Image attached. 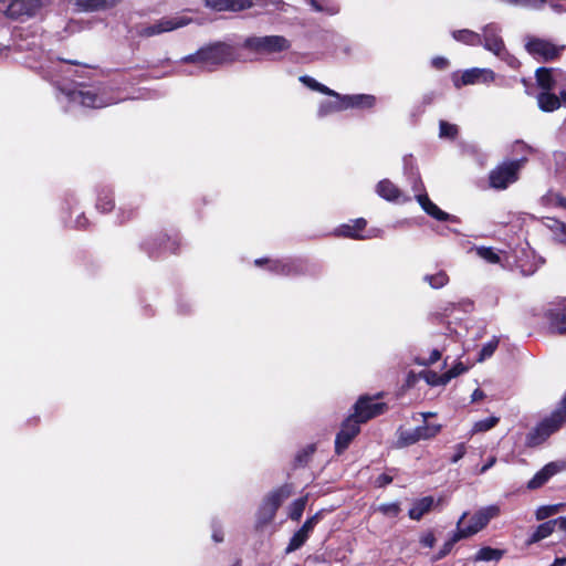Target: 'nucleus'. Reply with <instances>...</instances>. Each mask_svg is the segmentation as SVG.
<instances>
[{"instance_id":"obj_20","label":"nucleus","mask_w":566,"mask_h":566,"mask_svg":"<svg viewBox=\"0 0 566 566\" xmlns=\"http://www.w3.org/2000/svg\"><path fill=\"white\" fill-rule=\"evenodd\" d=\"M555 74H562L560 70L539 67L535 72V77L538 86L545 92H549L555 87Z\"/></svg>"},{"instance_id":"obj_57","label":"nucleus","mask_w":566,"mask_h":566,"mask_svg":"<svg viewBox=\"0 0 566 566\" xmlns=\"http://www.w3.org/2000/svg\"><path fill=\"white\" fill-rule=\"evenodd\" d=\"M496 459L494 457L490 458V460L486 462V464H484L481 470H480V473H484L486 472L491 467L494 465Z\"/></svg>"},{"instance_id":"obj_55","label":"nucleus","mask_w":566,"mask_h":566,"mask_svg":"<svg viewBox=\"0 0 566 566\" xmlns=\"http://www.w3.org/2000/svg\"><path fill=\"white\" fill-rule=\"evenodd\" d=\"M485 397L484 392L480 389H475L471 396L472 401L482 400Z\"/></svg>"},{"instance_id":"obj_21","label":"nucleus","mask_w":566,"mask_h":566,"mask_svg":"<svg viewBox=\"0 0 566 566\" xmlns=\"http://www.w3.org/2000/svg\"><path fill=\"white\" fill-rule=\"evenodd\" d=\"M377 192L380 197L388 201H406L408 200L401 193V191L390 180H381L377 185Z\"/></svg>"},{"instance_id":"obj_60","label":"nucleus","mask_w":566,"mask_h":566,"mask_svg":"<svg viewBox=\"0 0 566 566\" xmlns=\"http://www.w3.org/2000/svg\"><path fill=\"white\" fill-rule=\"evenodd\" d=\"M559 99H560V103L566 104V88L560 91Z\"/></svg>"},{"instance_id":"obj_53","label":"nucleus","mask_w":566,"mask_h":566,"mask_svg":"<svg viewBox=\"0 0 566 566\" xmlns=\"http://www.w3.org/2000/svg\"><path fill=\"white\" fill-rule=\"evenodd\" d=\"M441 357V353L438 349H433L428 358V360L424 364H433L438 361Z\"/></svg>"},{"instance_id":"obj_28","label":"nucleus","mask_w":566,"mask_h":566,"mask_svg":"<svg viewBox=\"0 0 566 566\" xmlns=\"http://www.w3.org/2000/svg\"><path fill=\"white\" fill-rule=\"evenodd\" d=\"M453 35V39L459 41V42H463L465 44H469V45H480L482 43V36L481 34L474 32V31H471V30H459V31H454L452 33Z\"/></svg>"},{"instance_id":"obj_45","label":"nucleus","mask_w":566,"mask_h":566,"mask_svg":"<svg viewBox=\"0 0 566 566\" xmlns=\"http://www.w3.org/2000/svg\"><path fill=\"white\" fill-rule=\"evenodd\" d=\"M547 199L549 200L551 203H553L557 207H560L563 209H566V197H563L559 193L552 192L547 196Z\"/></svg>"},{"instance_id":"obj_44","label":"nucleus","mask_w":566,"mask_h":566,"mask_svg":"<svg viewBox=\"0 0 566 566\" xmlns=\"http://www.w3.org/2000/svg\"><path fill=\"white\" fill-rule=\"evenodd\" d=\"M307 2L317 12L326 11L329 14H334V13H336L338 11V9L335 8V7H328L326 0H322V2H319L318 0H307Z\"/></svg>"},{"instance_id":"obj_5","label":"nucleus","mask_w":566,"mask_h":566,"mask_svg":"<svg viewBox=\"0 0 566 566\" xmlns=\"http://www.w3.org/2000/svg\"><path fill=\"white\" fill-rule=\"evenodd\" d=\"M500 514V507L497 505H490L482 507L473 514L468 526H463L464 518L468 513L464 512L457 524V531L463 538L470 537L481 530H483L488 523Z\"/></svg>"},{"instance_id":"obj_23","label":"nucleus","mask_w":566,"mask_h":566,"mask_svg":"<svg viewBox=\"0 0 566 566\" xmlns=\"http://www.w3.org/2000/svg\"><path fill=\"white\" fill-rule=\"evenodd\" d=\"M434 500L432 496H424L418 501H416L412 507L409 510L408 514L411 520L419 521L426 513H428Z\"/></svg>"},{"instance_id":"obj_37","label":"nucleus","mask_w":566,"mask_h":566,"mask_svg":"<svg viewBox=\"0 0 566 566\" xmlns=\"http://www.w3.org/2000/svg\"><path fill=\"white\" fill-rule=\"evenodd\" d=\"M74 6L78 12L101 11L98 0H75Z\"/></svg>"},{"instance_id":"obj_3","label":"nucleus","mask_w":566,"mask_h":566,"mask_svg":"<svg viewBox=\"0 0 566 566\" xmlns=\"http://www.w3.org/2000/svg\"><path fill=\"white\" fill-rule=\"evenodd\" d=\"M524 46L530 55L543 62L557 60L566 49L564 44H557L548 39L533 35L525 38Z\"/></svg>"},{"instance_id":"obj_32","label":"nucleus","mask_w":566,"mask_h":566,"mask_svg":"<svg viewBox=\"0 0 566 566\" xmlns=\"http://www.w3.org/2000/svg\"><path fill=\"white\" fill-rule=\"evenodd\" d=\"M467 370V367L462 363L455 364L452 368H450L447 373L440 375L437 381H432L433 386L446 385L452 378L463 374Z\"/></svg>"},{"instance_id":"obj_27","label":"nucleus","mask_w":566,"mask_h":566,"mask_svg":"<svg viewBox=\"0 0 566 566\" xmlns=\"http://www.w3.org/2000/svg\"><path fill=\"white\" fill-rule=\"evenodd\" d=\"M555 527H557L556 518L538 525L528 542L533 544L548 537L554 532Z\"/></svg>"},{"instance_id":"obj_50","label":"nucleus","mask_w":566,"mask_h":566,"mask_svg":"<svg viewBox=\"0 0 566 566\" xmlns=\"http://www.w3.org/2000/svg\"><path fill=\"white\" fill-rule=\"evenodd\" d=\"M102 10H108L117 6L122 0H98Z\"/></svg>"},{"instance_id":"obj_54","label":"nucleus","mask_w":566,"mask_h":566,"mask_svg":"<svg viewBox=\"0 0 566 566\" xmlns=\"http://www.w3.org/2000/svg\"><path fill=\"white\" fill-rule=\"evenodd\" d=\"M97 208L103 210V211H109L113 208V202L112 201H107V202L103 203V201L101 199L98 201V203H97Z\"/></svg>"},{"instance_id":"obj_19","label":"nucleus","mask_w":566,"mask_h":566,"mask_svg":"<svg viewBox=\"0 0 566 566\" xmlns=\"http://www.w3.org/2000/svg\"><path fill=\"white\" fill-rule=\"evenodd\" d=\"M69 97L72 102L78 103L86 107L97 108L104 107L108 104L92 91H73L69 94Z\"/></svg>"},{"instance_id":"obj_39","label":"nucleus","mask_w":566,"mask_h":566,"mask_svg":"<svg viewBox=\"0 0 566 566\" xmlns=\"http://www.w3.org/2000/svg\"><path fill=\"white\" fill-rule=\"evenodd\" d=\"M476 254L489 263L495 264L500 262V256L492 248L479 247L475 249Z\"/></svg>"},{"instance_id":"obj_42","label":"nucleus","mask_w":566,"mask_h":566,"mask_svg":"<svg viewBox=\"0 0 566 566\" xmlns=\"http://www.w3.org/2000/svg\"><path fill=\"white\" fill-rule=\"evenodd\" d=\"M562 507V504H555V505H544L536 510V518L538 521L548 518L549 516L556 514L559 512V509Z\"/></svg>"},{"instance_id":"obj_33","label":"nucleus","mask_w":566,"mask_h":566,"mask_svg":"<svg viewBox=\"0 0 566 566\" xmlns=\"http://www.w3.org/2000/svg\"><path fill=\"white\" fill-rule=\"evenodd\" d=\"M499 421H500L499 417H495V416L476 421L472 427L471 433L475 434L479 432H485V431L492 429L493 427H495L499 423Z\"/></svg>"},{"instance_id":"obj_25","label":"nucleus","mask_w":566,"mask_h":566,"mask_svg":"<svg viewBox=\"0 0 566 566\" xmlns=\"http://www.w3.org/2000/svg\"><path fill=\"white\" fill-rule=\"evenodd\" d=\"M504 554L505 551L503 549L485 546L478 551L473 559L474 562H497L504 556Z\"/></svg>"},{"instance_id":"obj_64","label":"nucleus","mask_w":566,"mask_h":566,"mask_svg":"<svg viewBox=\"0 0 566 566\" xmlns=\"http://www.w3.org/2000/svg\"><path fill=\"white\" fill-rule=\"evenodd\" d=\"M423 418L427 419V417L432 416V413H422Z\"/></svg>"},{"instance_id":"obj_59","label":"nucleus","mask_w":566,"mask_h":566,"mask_svg":"<svg viewBox=\"0 0 566 566\" xmlns=\"http://www.w3.org/2000/svg\"><path fill=\"white\" fill-rule=\"evenodd\" d=\"M515 147H518L521 150H531L530 146L520 140L515 143Z\"/></svg>"},{"instance_id":"obj_14","label":"nucleus","mask_w":566,"mask_h":566,"mask_svg":"<svg viewBox=\"0 0 566 566\" xmlns=\"http://www.w3.org/2000/svg\"><path fill=\"white\" fill-rule=\"evenodd\" d=\"M566 470L565 461H554L544 465L528 482L527 489L536 490L543 486L552 476Z\"/></svg>"},{"instance_id":"obj_1","label":"nucleus","mask_w":566,"mask_h":566,"mask_svg":"<svg viewBox=\"0 0 566 566\" xmlns=\"http://www.w3.org/2000/svg\"><path fill=\"white\" fill-rule=\"evenodd\" d=\"M235 60L232 46L224 43L202 48L197 53L182 59L184 62L195 63L201 71H212L217 66Z\"/></svg>"},{"instance_id":"obj_7","label":"nucleus","mask_w":566,"mask_h":566,"mask_svg":"<svg viewBox=\"0 0 566 566\" xmlns=\"http://www.w3.org/2000/svg\"><path fill=\"white\" fill-rule=\"evenodd\" d=\"M291 495L287 486L281 488L269 494L261 504L258 513V526H264L272 522L281 503Z\"/></svg>"},{"instance_id":"obj_46","label":"nucleus","mask_w":566,"mask_h":566,"mask_svg":"<svg viewBox=\"0 0 566 566\" xmlns=\"http://www.w3.org/2000/svg\"><path fill=\"white\" fill-rule=\"evenodd\" d=\"M337 104H338V99L336 102L323 103L318 108V115L321 117H323L332 112H338L339 109H334V106Z\"/></svg>"},{"instance_id":"obj_51","label":"nucleus","mask_w":566,"mask_h":566,"mask_svg":"<svg viewBox=\"0 0 566 566\" xmlns=\"http://www.w3.org/2000/svg\"><path fill=\"white\" fill-rule=\"evenodd\" d=\"M391 481H392V478L390 475L380 474L376 480V484H377V486L382 488V486H386L387 484L391 483Z\"/></svg>"},{"instance_id":"obj_16","label":"nucleus","mask_w":566,"mask_h":566,"mask_svg":"<svg viewBox=\"0 0 566 566\" xmlns=\"http://www.w3.org/2000/svg\"><path fill=\"white\" fill-rule=\"evenodd\" d=\"M321 520V513H316L313 516L308 517L302 527L292 536L290 543L286 547V553H292L298 548H301L304 543L310 537V534L313 532L314 527Z\"/></svg>"},{"instance_id":"obj_4","label":"nucleus","mask_w":566,"mask_h":566,"mask_svg":"<svg viewBox=\"0 0 566 566\" xmlns=\"http://www.w3.org/2000/svg\"><path fill=\"white\" fill-rule=\"evenodd\" d=\"M565 421L566 411L559 409L555 410L527 434L526 444L528 447H535L543 443L552 433L557 431Z\"/></svg>"},{"instance_id":"obj_49","label":"nucleus","mask_w":566,"mask_h":566,"mask_svg":"<svg viewBox=\"0 0 566 566\" xmlns=\"http://www.w3.org/2000/svg\"><path fill=\"white\" fill-rule=\"evenodd\" d=\"M273 271L283 273V274H290L291 270L287 264H283L281 262H273L272 268Z\"/></svg>"},{"instance_id":"obj_30","label":"nucleus","mask_w":566,"mask_h":566,"mask_svg":"<svg viewBox=\"0 0 566 566\" xmlns=\"http://www.w3.org/2000/svg\"><path fill=\"white\" fill-rule=\"evenodd\" d=\"M300 81L305 85L307 86L308 88L313 90V91H317L319 93H323V94H326V95H329V96H333V97H339V94L331 88H328L327 86H325L324 84H321L319 82H317L315 78L308 76V75H303L300 77Z\"/></svg>"},{"instance_id":"obj_35","label":"nucleus","mask_w":566,"mask_h":566,"mask_svg":"<svg viewBox=\"0 0 566 566\" xmlns=\"http://www.w3.org/2000/svg\"><path fill=\"white\" fill-rule=\"evenodd\" d=\"M424 281L428 282L431 287L440 289L448 284L449 276L447 275L446 272L440 271L432 275H426Z\"/></svg>"},{"instance_id":"obj_56","label":"nucleus","mask_w":566,"mask_h":566,"mask_svg":"<svg viewBox=\"0 0 566 566\" xmlns=\"http://www.w3.org/2000/svg\"><path fill=\"white\" fill-rule=\"evenodd\" d=\"M557 527L566 534V517L556 518Z\"/></svg>"},{"instance_id":"obj_61","label":"nucleus","mask_w":566,"mask_h":566,"mask_svg":"<svg viewBox=\"0 0 566 566\" xmlns=\"http://www.w3.org/2000/svg\"><path fill=\"white\" fill-rule=\"evenodd\" d=\"M439 377H440L439 375L433 374L432 378H427V380L429 384L433 385L432 381H437L439 379Z\"/></svg>"},{"instance_id":"obj_62","label":"nucleus","mask_w":566,"mask_h":566,"mask_svg":"<svg viewBox=\"0 0 566 566\" xmlns=\"http://www.w3.org/2000/svg\"><path fill=\"white\" fill-rule=\"evenodd\" d=\"M213 539H214L216 542H221V541H222V537H221V536H219V535H218V533H216V532H214V533H213Z\"/></svg>"},{"instance_id":"obj_2","label":"nucleus","mask_w":566,"mask_h":566,"mask_svg":"<svg viewBox=\"0 0 566 566\" xmlns=\"http://www.w3.org/2000/svg\"><path fill=\"white\" fill-rule=\"evenodd\" d=\"M526 158L507 160L499 164L489 174L490 187L496 190H504L518 180L520 170L526 163Z\"/></svg>"},{"instance_id":"obj_31","label":"nucleus","mask_w":566,"mask_h":566,"mask_svg":"<svg viewBox=\"0 0 566 566\" xmlns=\"http://www.w3.org/2000/svg\"><path fill=\"white\" fill-rule=\"evenodd\" d=\"M366 227V220L365 219H357L354 224H345L340 228V232L345 237H349L353 239H363L361 235H359V232Z\"/></svg>"},{"instance_id":"obj_40","label":"nucleus","mask_w":566,"mask_h":566,"mask_svg":"<svg viewBox=\"0 0 566 566\" xmlns=\"http://www.w3.org/2000/svg\"><path fill=\"white\" fill-rule=\"evenodd\" d=\"M499 338L497 337H493L491 340H489L481 349L480 354H479V358H478V361H483L485 360L486 358H490L495 349L497 348L499 346Z\"/></svg>"},{"instance_id":"obj_29","label":"nucleus","mask_w":566,"mask_h":566,"mask_svg":"<svg viewBox=\"0 0 566 566\" xmlns=\"http://www.w3.org/2000/svg\"><path fill=\"white\" fill-rule=\"evenodd\" d=\"M420 436L418 434L417 428L412 430H398V439H397V447L403 448L411 444L417 443L420 441Z\"/></svg>"},{"instance_id":"obj_12","label":"nucleus","mask_w":566,"mask_h":566,"mask_svg":"<svg viewBox=\"0 0 566 566\" xmlns=\"http://www.w3.org/2000/svg\"><path fill=\"white\" fill-rule=\"evenodd\" d=\"M41 6V0H13L7 7L4 13L11 19L29 18L35 14Z\"/></svg>"},{"instance_id":"obj_13","label":"nucleus","mask_w":566,"mask_h":566,"mask_svg":"<svg viewBox=\"0 0 566 566\" xmlns=\"http://www.w3.org/2000/svg\"><path fill=\"white\" fill-rule=\"evenodd\" d=\"M359 421L353 416H349L342 424L340 431L336 436L335 450L337 453H342L349 446L350 441L359 432Z\"/></svg>"},{"instance_id":"obj_41","label":"nucleus","mask_w":566,"mask_h":566,"mask_svg":"<svg viewBox=\"0 0 566 566\" xmlns=\"http://www.w3.org/2000/svg\"><path fill=\"white\" fill-rule=\"evenodd\" d=\"M376 511L380 512L385 516L397 517L400 513V505L397 502L380 504Z\"/></svg>"},{"instance_id":"obj_47","label":"nucleus","mask_w":566,"mask_h":566,"mask_svg":"<svg viewBox=\"0 0 566 566\" xmlns=\"http://www.w3.org/2000/svg\"><path fill=\"white\" fill-rule=\"evenodd\" d=\"M420 543L426 547H433L436 544V537L432 532H427L420 536Z\"/></svg>"},{"instance_id":"obj_38","label":"nucleus","mask_w":566,"mask_h":566,"mask_svg":"<svg viewBox=\"0 0 566 566\" xmlns=\"http://www.w3.org/2000/svg\"><path fill=\"white\" fill-rule=\"evenodd\" d=\"M462 538L463 537L461 536V534L458 531H455L452 537L443 544V546L441 547V549L433 559L439 560L446 557L451 552L453 545Z\"/></svg>"},{"instance_id":"obj_11","label":"nucleus","mask_w":566,"mask_h":566,"mask_svg":"<svg viewBox=\"0 0 566 566\" xmlns=\"http://www.w3.org/2000/svg\"><path fill=\"white\" fill-rule=\"evenodd\" d=\"M386 410L384 402L374 401L371 398L363 397L355 405V412L352 415L360 423L381 415Z\"/></svg>"},{"instance_id":"obj_22","label":"nucleus","mask_w":566,"mask_h":566,"mask_svg":"<svg viewBox=\"0 0 566 566\" xmlns=\"http://www.w3.org/2000/svg\"><path fill=\"white\" fill-rule=\"evenodd\" d=\"M417 201L421 206V208L431 217L437 220L444 221L448 220L449 214L442 211L437 205H434L427 195H417Z\"/></svg>"},{"instance_id":"obj_52","label":"nucleus","mask_w":566,"mask_h":566,"mask_svg":"<svg viewBox=\"0 0 566 566\" xmlns=\"http://www.w3.org/2000/svg\"><path fill=\"white\" fill-rule=\"evenodd\" d=\"M432 65H433L436 69L442 70V69L447 67V65H448V60H447V59H444V57H441V56L434 57V59L432 60Z\"/></svg>"},{"instance_id":"obj_10","label":"nucleus","mask_w":566,"mask_h":566,"mask_svg":"<svg viewBox=\"0 0 566 566\" xmlns=\"http://www.w3.org/2000/svg\"><path fill=\"white\" fill-rule=\"evenodd\" d=\"M500 28L496 24H488L483 29V34L481 35L483 39V45L484 48L495 54L496 56L501 59L509 57V54L506 52L504 42L502 38L500 36Z\"/></svg>"},{"instance_id":"obj_26","label":"nucleus","mask_w":566,"mask_h":566,"mask_svg":"<svg viewBox=\"0 0 566 566\" xmlns=\"http://www.w3.org/2000/svg\"><path fill=\"white\" fill-rule=\"evenodd\" d=\"M545 226L553 233L555 240L566 243V223L554 218H546Z\"/></svg>"},{"instance_id":"obj_18","label":"nucleus","mask_w":566,"mask_h":566,"mask_svg":"<svg viewBox=\"0 0 566 566\" xmlns=\"http://www.w3.org/2000/svg\"><path fill=\"white\" fill-rule=\"evenodd\" d=\"M205 3L218 11H240L254 4L253 0H205Z\"/></svg>"},{"instance_id":"obj_24","label":"nucleus","mask_w":566,"mask_h":566,"mask_svg":"<svg viewBox=\"0 0 566 566\" xmlns=\"http://www.w3.org/2000/svg\"><path fill=\"white\" fill-rule=\"evenodd\" d=\"M538 107L544 112H554L562 105L559 96L549 92H543L537 96Z\"/></svg>"},{"instance_id":"obj_36","label":"nucleus","mask_w":566,"mask_h":566,"mask_svg":"<svg viewBox=\"0 0 566 566\" xmlns=\"http://www.w3.org/2000/svg\"><path fill=\"white\" fill-rule=\"evenodd\" d=\"M441 430L440 424H423L417 427L418 434L421 440H428L434 438Z\"/></svg>"},{"instance_id":"obj_17","label":"nucleus","mask_w":566,"mask_h":566,"mask_svg":"<svg viewBox=\"0 0 566 566\" xmlns=\"http://www.w3.org/2000/svg\"><path fill=\"white\" fill-rule=\"evenodd\" d=\"M338 104L334 106V109H346L350 107H373L376 103V97L368 94L358 95H339L336 97Z\"/></svg>"},{"instance_id":"obj_34","label":"nucleus","mask_w":566,"mask_h":566,"mask_svg":"<svg viewBox=\"0 0 566 566\" xmlns=\"http://www.w3.org/2000/svg\"><path fill=\"white\" fill-rule=\"evenodd\" d=\"M306 503H307V496L300 497V499L295 500L290 505V512H289L290 518L293 521H298L305 510Z\"/></svg>"},{"instance_id":"obj_63","label":"nucleus","mask_w":566,"mask_h":566,"mask_svg":"<svg viewBox=\"0 0 566 566\" xmlns=\"http://www.w3.org/2000/svg\"><path fill=\"white\" fill-rule=\"evenodd\" d=\"M552 8L555 10V11H558L560 6L559 4H556V3H553L552 4Z\"/></svg>"},{"instance_id":"obj_9","label":"nucleus","mask_w":566,"mask_h":566,"mask_svg":"<svg viewBox=\"0 0 566 566\" xmlns=\"http://www.w3.org/2000/svg\"><path fill=\"white\" fill-rule=\"evenodd\" d=\"M545 316L552 333L566 335V298L553 303Z\"/></svg>"},{"instance_id":"obj_6","label":"nucleus","mask_w":566,"mask_h":566,"mask_svg":"<svg viewBox=\"0 0 566 566\" xmlns=\"http://www.w3.org/2000/svg\"><path fill=\"white\" fill-rule=\"evenodd\" d=\"M244 48L269 55L289 50L290 42L281 35L251 36L245 39Z\"/></svg>"},{"instance_id":"obj_58","label":"nucleus","mask_w":566,"mask_h":566,"mask_svg":"<svg viewBox=\"0 0 566 566\" xmlns=\"http://www.w3.org/2000/svg\"><path fill=\"white\" fill-rule=\"evenodd\" d=\"M551 566H566V557H558Z\"/></svg>"},{"instance_id":"obj_15","label":"nucleus","mask_w":566,"mask_h":566,"mask_svg":"<svg viewBox=\"0 0 566 566\" xmlns=\"http://www.w3.org/2000/svg\"><path fill=\"white\" fill-rule=\"evenodd\" d=\"M495 78V74L490 69H470L465 70L460 78H454V85L461 87L462 85H472L476 83H491Z\"/></svg>"},{"instance_id":"obj_43","label":"nucleus","mask_w":566,"mask_h":566,"mask_svg":"<svg viewBox=\"0 0 566 566\" xmlns=\"http://www.w3.org/2000/svg\"><path fill=\"white\" fill-rule=\"evenodd\" d=\"M458 134V127L448 122H440V137L454 138Z\"/></svg>"},{"instance_id":"obj_48","label":"nucleus","mask_w":566,"mask_h":566,"mask_svg":"<svg viewBox=\"0 0 566 566\" xmlns=\"http://www.w3.org/2000/svg\"><path fill=\"white\" fill-rule=\"evenodd\" d=\"M464 454H465V446L463 443H459L455 446V453L451 458V461L453 463H457L460 459L463 458Z\"/></svg>"},{"instance_id":"obj_8","label":"nucleus","mask_w":566,"mask_h":566,"mask_svg":"<svg viewBox=\"0 0 566 566\" xmlns=\"http://www.w3.org/2000/svg\"><path fill=\"white\" fill-rule=\"evenodd\" d=\"M192 22V19L187 18L185 15H177V17H165L157 21H155L153 24L145 25L139 30V34L142 36H154L161 34L164 32L174 31L176 29L182 28L188 25Z\"/></svg>"}]
</instances>
